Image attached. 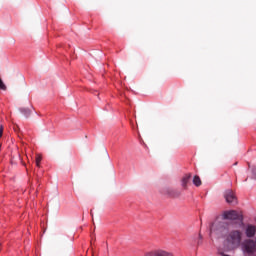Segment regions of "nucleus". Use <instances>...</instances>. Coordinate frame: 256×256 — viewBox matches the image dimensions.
Here are the masks:
<instances>
[{
  "mask_svg": "<svg viewBox=\"0 0 256 256\" xmlns=\"http://www.w3.org/2000/svg\"><path fill=\"white\" fill-rule=\"evenodd\" d=\"M193 185L195 187H201V178L198 175H195L192 180Z\"/></svg>",
  "mask_w": 256,
  "mask_h": 256,
  "instance_id": "obj_9",
  "label": "nucleus"
},
{
  "mask_svg": "<svg viewBox=\"0 0 256 256\" xmlns=\"http://www.w3.org/2000/svg\"><path fill=\"white\" fill-rule=\"evenodd\" d=\"M245 235L248 239H253L256 235V226L253 224H247L245 228Z\"/></svg>",
  "mask_w": 256,
  "mask_h": 256,
  "instance_id": "obj_5",
  "label": "nucleus"
},
{
  "mask_svg": "<svg viewBox=\"0 0 256 256\" xmlns=\"http://www.w3.org/2000/svg\"><path fill=\"white\" fill-rule=\"evenodd\" d=\"M243 239V232L241 230H228V234L225 236L228 249H238L241 246Z\"/></svg>",
  "mask_w": 256,
  "mask_h": 256,
  "instance_id": "obj_2",
  "label": "nucleus"
},
{
  "mask_svg": "<svg viewBox=\"0 0 256 256\" xmlns=\"http://www.w3.org/2000/svg\"><path fill=\"white\" fill-rule=\"evenodd\" d=\"M252 179L256 181V167L252 168Z\"/></svg>",
  "mask_w": 256,
  "mask_h": 256,
  "instance_id": "obj_12",
  "label": "nucleus"
},
{
  "mask_svg": "<svg viewBox=\"0 0 256 256\" xmlns=\"http://www.w3.org/2000/svg\"><path fill=\"white\" fill-rule=\"evenodd\" d=\"M169 193L172 197H179V195H181V192L177 190H171Z\"/></svg>",
  "mask_w": 256,
  "mask_h": 256,
  "instance_id": "obj_10",
  "label": "nucleus"
},
{
  "mask_svg": "<svg viewBox=\"0 0 256 256\" xmlns=\"http://www.w3.org/2000/svg\"><path fill=\"white\" fill-rule=\"evenodd\" d=\"M40 163H41V156H37L36 157V165L39 167Z\"/></svg>",
  "mask_w": 256,
  "mask_h": 256,
  "instance_id": "obj_13",
  "label": "nucleus"
},
{
  "mask_svg": "<svg viewBox=\"0 0 256 256\" xmlns=\"http://www.w3.org/2000/svg\"><path fill=\"white\" fill-rule=\"evenodd\" d=\"M222 217L226 221H235V225H238V227L245 226V222H243V215L237 212V210L224 211Z\"/></svg>",
  "mask_w": 256,
  "mask_h": 256,
  "instance_id": "obj_3",
  "label": "nucleus"
},
{
  "mask_svg": "<svg viewBox=\"0 0 256 256\" xmlns=\"http://www.w3.org/2000/svg\"><path fill=\"white\" fill-rule=\"evenodd\" d=\"M224 198L229 205H237V196L233 193V190L228 189L224 192Z\"/></svg>",
  "mask_w": 256,
  "mask_h": 256,
  "instance_id": "obj_4",
  "label": "nucleus"
},
{
  "mask_svg": "<svg viewBox=\"0 0 256 256\" xmlns=\"http://www.w3.org/2000/svg\"><path fill=\"white\" fill-rule=\"evenodd\" d=\"M210 237L225 239L229 233V223L215 220L209 226Z\"/></svg>",
  "mask_w": 256,
  "mask_h": 256,
  "instance_id": "obj_1",
  "label": "nucleus"
},
{
  "mask_svg": "<svg viewBox=\"0 0 256 256\" xmlns=\"http://www.w3.org/2000/svg\"><path fill=\"white\" fill-rule=\"evenodd\" d=\"M146 256H173V254L167 251L158 250L154 252H148L146 253Z\"/></svg>",
  "mask_w": 256,
  "mask_h": 256,
  "instance_id": "obj_6",
  "label": "nucleus"
},
{
  "mask_svg": "<svg viewBox=\"0 0 256 256\" xmlns=\"http://www.w3.org/2000/svg\"><path fill=\"white\" fill-rule=\"evenodd\" d=\"M0 89L2 91H6L7 90V86L5 85V83L3 82V79L0 78Z\"/></svg>",
  "mask_w": 256,
  "mask_h": 256,
  "instance_id": "obj_11",
  "label": "nucleus"
},
{
  "mask_svg": "<svg viewBox=\"0 0 256 256\" xmlns=\"http://www.w3.org/2000/svg\"><path fill=\"white\" fill-rule=\"evenodd\" d=\"M191 183V173L186 174L181 180V186L186 188Z\"/></svg>",
  "mask_w": 256,
  "mask_h": 256,
  "instance_id": "obj_7",
  "label": "nucleus"
},
{
  "mask_svg": "<svg viewBox=\"0 0 256 256\" xmlns=\"http://www.w3.org/2000/svg\"><path fill=\"white\" fill-rule=\"evenodd\" d=\"M199 241H198V245H201V243H202V241H201V239H203V236H201V234H199Z\"/></svg>",
  "mask_w": 256,
  "mask_h": 256,
  "instance_id": "obj_15",
  "label": "nucleus"
},
{
  "mask_svg": "<svg viewBox=\"0 0 256 256\" xmlns=\"http://www.w3.org/2000/svg\"><path fill=\"white\" fill-rule=\"evenodd\" d=\"M19 112L26 119H29V117H31V109H29V108H25V107L19 108Z\"/></svg>",
  "mask_w": 256,
  "mask_h": 256,
  "instance_id": "obj_8",
  "label": "nucleus"
},
{
  "mask_svg": "<svg viewBox=\"0 0 256 256\" xmlns=\"http://www.w3.org/2000/svg\"><path fill=\"white\" fill-rule=\"evenodd\" d=\"M0 137H3V125H0Z\"/></svg>",
  "mask_w": 256,
  "mask_h": 256,
  "instance_id": "obj_14",
  "label": "nucleus"
},
{
  "mask_svg": "<svg viewBox=\"0 0 256 256\" xmlns=\"http://www.w3.org/2000/svg\"><path fill=\"white\" fill-rule=\"evenodd\" d=\"M91 216L93 217V211H91Z\"/></svg>",
  "mask_w": 256,
  "mask_h": 256,
  "instance_id": "obj_16",
  "label": "nucleus"
}]
</instances>
